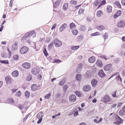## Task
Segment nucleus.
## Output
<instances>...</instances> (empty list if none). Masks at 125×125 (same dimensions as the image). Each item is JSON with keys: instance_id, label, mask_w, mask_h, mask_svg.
Here are the masks:
<instances>
[{"instance_id": "1", "label": "nucleus", "mask_w": 125, "mask_h": 125, "mask_svg": "<svg viewBox=\"0 0 125 125\" xmlns=\"http://www.w3.org/2000/svg\"><path fill=\"white\" fill-rule=\"evenodd\" d=\"M40 72V69H39L37 68H33L31 71V72L32 74L34 75H38L39 74Z\"/></svg>"}, {"instance_id": "2", "label": "nucleus", "mask_w": 125, "mask_h": 125, "mask_svg": "<svg viewBox=\"0 0 125 125\" xmlns=\"http://www.w3.org/2000/svg\"><path fill=\"white\" fill-rule=\"evenodd\" d=\"M115 119L117 121L114 123V124L116 125H119L122 123V119L118 115H117L115 117Z\"/></svg>"}, {"instance_id": "3", "label": "nucleus", "mask_w": 125, "mask_h": 125, "mask_svg": "<svg viewBox=\"0 0 125 125\" xmlns=\"http://www.w3.org/2000/svg\"><path fill=\"white\" fill-rule=\"evenodd\" d=\"M54 43L55 46L57 47L60 46L62 44L61 42L57 39H56L54 40Z\"/></svg>"}, {"instance_id": "4", "label": "nucleus", "mask_w": 125, "mask_h": 125, "mask_svg": "<svg viewBox=\"0 0 125 125\" xmlns=\"http://www.w3.org/2000/svg\"><path fill=\"white\" fill-rule=\"evenodd\" d=\"M42 114V112H40L38 113L37 115L38 118L39 119V120L37 122V123L38 124H40L42 121V117L43 116Z\"/></svg>"}, {"instance_id": "5", "label": "nucleus", "mask_w": 125, "mask_h": 125, "mask_svg": "<svg viewBox=\"0 0 125 125\" xmlns=\"http://www.w3.org/2000/svg\"><path fill=\"white\" fill-rule=\"evenodd\" d=\"M110 100L109 96L107 94H106L103 98V101L104 103L110 101Z\"/></svg>"}, {"instance_id": "6", "label": "nucleus", "mask_w": 125, "mask_h": 125, "mask_svg": "<svg viewBox=\"0 0 125 125\" xmlns=\"http://www.w3.org/2000/svg\"><path fill=\"white\" fill-rule=\"evenodd\" d=\"M35 31H31L28 32L26 33L25 35V37L26 38H28L31 37L32 35L34 34Z\"/></svg>"}, {"instance_id": "7", "label": "nucleus", "mask_w": 125, "mask_h": 125, "mask_svg": "<svg viewBox=\"0 0 125 125\" xmlns=\"http://www.w3.org/2000/svg\"><path fill=\"white\" fill-rule=\"evenodd\" d=\"M125 25V22L123 20L120 21L118 22L117 24V26L119 27H122Z\"/></svg>"}, {"instance_id": "8", "label": "nucleus", "mask_w": 125, "mask_h": 125, "mask_svg": "<svg viewBox=\"0 0 125 125\" xmlns=\"http://www.w3.org/2000/svg\"><path fill=\"white\" fill-rule=\"evenodd\" d=\"M76 99V97L74 94L71 95L69 97V100L72 102H74Z\"/></svg>"}, {"instance_id": "9", "label": "nucleus", "mask_w": 125, "mask_h": 125, "mask_svg": "<svg viewBox=\"0 0 125 125\" xmlns=\"http://www.w3.org/2000/svg\"><path fill=\"white\" fill-rule=\"evenodd\" d=\"M67 26L66 23L63 24L60 28L59 30L61 32H62L66 28Z\"/></svg>"}, {"instance_id": "10", "label": "nucleus", "mask_w": 125, "mask_h": 125, "mask_svg": "<svg viewBox=\"0 0 125 125\" xmlns=\"http://www.w3.org/2000/svg\"><path fill=\"white\" fill-rule=\"evenodd\" d=\"M91 87L89 85H85L83 86V89L84 92H87L89 91L91 89Z\"/></svg>"}, {"instance_id": "11", "label": "nucleus", "mask_w": 125, "mask_h": 125, "mask_svg": "<svg viewBox=\"0 0 125 125\" xmlns=\"http://www.w3.org/2000/svg\"><path fill=\"white\" fill-rule=\"evenodd\" d=\"M99 76L102 78L104 77L105 76V74L104 73L102 70H100L98 73Z\"/></svg>"}, {"instance_id": "12", "label": "nucleus", "mask_w": 125, "mask_h": 125, "mask_svg": "<svg viewBox=\"0 0 125 125\" xmlns=\"http://www.w3.org/2000/svg\"><path fill=\"white\" fill-rule=\"evenodd\" d=\"M31 64L28 62H25L24 63V68L26 69H28L30 67Z\"/></svg>"}, {"instance_id": "13", "label": "nucleus", "mask_w": 125, "mask_h": 125, "mask_svg": "<svg viewBox=\"0 0 125 125\" xmlns=\"http://www.w3.org/2000/svg\"><path fill=\"white\" fill-rule=\"evenodd\" d=\"M122 11L120 10H118L117 11L115 14L113 16L114 18L116 19L121 14Z\"/></svg>"}, {"instance_id": "14", "label": "nucleus", "mask_w": 125, "mask_h": 125, "mask_svg": "<svg viewBox=\"0 0 125 125\" xmlns=\"http://www.w3.org/2000/svg\"><path fill=\"white\" fill-rule=\"evenodd\" d=\"M119 114L121 116L125 114V105L122 107V110L120 111Z\"/></svg>"}, {"instance_id": "15", "label": "nucleus", "mask_w": 125, "mask_h": 125, "mask_svg": "<svg viewBox=\"0 0 125 125\" xmlns=\"http://www.w3.org/2000/svg\"><path fill=\"white\" fill-rule=\"evenodd\" d=\"M111 68V65L110 64H108L104 67V70L106 71L110 70Z\"/></svg>"}, {"instance_id": "16", "label": "nucleus", "mask_w": 125, "mask_h": 125, "mask_svg": "<svg viewBox=\"0 0 125 125\" xmlns=\"http://www.w3.org/2000/svg\"><path fill=\"white\" fill-rule=\"evenodd\" d=\"M12 75L14 77H17L19 75V72L15 70L12 73Z\"/></svg>"}, {"instance_id": "17", "label": "nucleus", "mask_w": 125, "mask_h": 125, "mask_svg": "<svg viewBox=\"0 0 125 125\" xmlns=\"http://www.w3.org/2000/svg\"><path fill=\"white\" fill-rule=\"evenodd\" d=\"M95 61V57L92 56L90 58L88 59L89 62L90 63H93Z\"/></svg>"}, {"instance_id": "18", "label": "nucleus", "mask_w": 125, "mask_h": 125, "mask_svg": "<svg viewBox=\"0 0 125 125\" xmlns=\"http://www.w3.org/2000/svg\"><path fill=\"white\" fill-rule=\"evenodd\" d=\"M31 90L33 91H35L38 89V87L37 85L33 84L31 86Z\"/></svg>"}, {"instance_id": "19", "label": "nucleus", "mask_w": 125, "mask_h": 125, "mask_svg": "<svg viewBox=\"0 0 125 125\" xmlns=\"http://www.w3.org/2000/svg\"><path fill=\"white\" fill-rule=\"evenodd\" d=\"M91 72L90 71H87L85 75V76L87 78H90L91 77Z\"/></svg>"}, {"instance_id": "20", "label": "nucleus", "mask_w": 125, "mask_h": 125, "mask_svg": "<svg viewBox=\"0 0 125 125\" xmlns=\"http://www.w3.org/2000/svg\"><path fill=\"white\" fill-rule=\"evenodd\" d=\"M5 80L7 84H9L11 83V80L10 77L6 76L5 78Z\"/></svg>"}, {"instance_id": "21", "label": "nucleus", "mask_w": 125, "mask_h": 125, "mask_svg": "<svg viewBox=\"0 0 125 125\" xmlns=\"http://www.w3.org/2000/svg\"><path fill=\"white\" fill-rule=\"evenodd\" d=\"M18 48V47L16 43H14L12 46V49L13 51H16Z\"/></svg>"}, {"instance_id": "22", "label": "nucleus", "mask_w": 125, "mask_h": 125, "mask_svg": "<svg viewBox=\"0 0 125 125\" xmlns=\"http://www.w3.org/2000/svg\"><path fill=\"white\" fill-rule=\"evenodd\" d=\"M97 83V81L94 79H93L91 81V83L93 87L95 86Z\"/></svg>"}, {"instance_id": "23", "label": "nucleus", "mask_w": 125, "mask_h": 125, "mask_svg": "<svg viewBox=\"0 0 125 125\" xmlns=\"http://www.w3.org/2000/svg\"><path fill=\"white\" fill-rule=\"evenodd\" d=\"M96 63L97 66L99 67H102L103 66V64L102 63V62L100 60H98L96 62Z\"/></svg>"}, {"instance_id": "24", "label": "nucleus", "mask_w": 125, "mask_h": 125, "mask_svg": "<svg viewBox=\"0 0 125 125\" xmlns=\"http://www.w3.org/2000/svg\"><path fill=\"white\" fill-rule=\"evenodd\" d=\"M83 67V64L80 63L78 65V67L77 70V72L78 73H79L82 70V68Z\"/></svg>"}, {"instance_id": "25", "label": "nucleus", "mask_w": 125, "mask_h": 125, "mask_svg": "<svg viewBox=\"0 0 125 125\" xmlns=\"http://www.w3.org/2000/svg\"><path fill=\"white\" fill-rule=\"evenodd\" d=\"M107 10L108 13H110L112 11V7L110 5H108L107 7Z\"/></svg>"}, {"instance_id": "26", "label": "nucleus", "mask_w": 125, "mask_h": 125, "mask_svg": "<svg viewBox=\"0 0 125 125\" xmlns=\"http://www.w3.org/2000/svg\"><path fill=\"white\" fill-rule=\"evenodd\" d=\"M105 27L103 25H100L97 27V29L99 30H103L105 29Z\"/></svg>"}, {"instance_id": "27", "label": "nucleus", "mask_w": 125, "mask_h": 125, "mask_svg": "<svg viewBox=\"0 0 125 125\" xmlns=\"http://www.w3.org/2000/svg\"><path fill=\"white\" fill-rule=\"evenodd\" d=\"M25 97L27 98H28L30 96V93L27 91H26L25 93Z\"/></svg>"}, {"instance_id": "28", "label": "nucleus", "mask_w": 125, "mask_h": 125, "mask_svg": "<svg viewBox=\"0 0 125 125\" xmlns=\"http://www.w3.org/2000/svg\"><path fill=\"white\" fill-rule=\"evenodd\" d=\"M114 3L119 8L121 7V5L119 1H115Z\"/></svg>"}, {"instance_id": "29", "label": "nucleus", "mask_w": 125, "mask_h": 125, "mask_svg": "<svg viewBox=\"0 0 125 125\" xmlns=\"http://www.w3.org/2000/svg\"><path fill=\"white\" fill-rule=\"evenodd\" d=\"M60 4V2L59 1H56L55 3L53 5V7L55 8H56L58 5Z\"/></svg>"}, {"instance_id": "30", "label": "nucleus", "mask_w": 125, "mask_h": 125, "mask_svg": "<svg viewBox=\"0 0 125 125\" xmlns=\"http://www.w3.org/2000/svg\"><path fill=\"white\" fill-rule=\"evenodd\" d=\"M32 77H31V75L29 74L28 75L26 79L27 81H30Z\"/></svg>"}, {"instance_id": "31", "label": "nucleus", "mask_w": 125, "mask_h": 125, "mask_svg": "<svg viewBox=\"0 0 125 125\" xmlns=\"http://www.w3.org/2000/svg\"><path fill=\"white\" fill-rule=\"evenodd\" d=\"M102 11L100 10H98L97 13V16L98 17H100L101 15Z\"/></svg>"}, {"instance_id": "32", "label": "nucleus", "mask_w": 125, "mask_h": 125, "mask_svg": "<svg viewBox=\"0 0 125 125\" xmlns=\"http://www.w3.org/2000/svg\"><path fill=\"white\" fill-rule=\"evenodd\" d=\"M79 48V46H73L71 47V49L72 50H75L78 49Z\"/></svg>"}, {"instance_id": "33", "label": "nucleus", "mask_w": 125, "mask_h": 125, "mask_svg": "<svg viewBox=\"0 0 125 125\" xmlns=\"http://www.w3.org/2000/svg\"><path fill=\"white\" fill-rule=\"evenodd\" d=\"M83 38V36L82 35H81L77 37L79 41L82 40Z\"/></svg>"}, {"instance_id": "34", "label": "nucleus", "mask_w": 125, "mask_h": 125, "mask_svg": "<svg viewBox=\"0 0 125 125\" xmlns=\"http://www.w3.org/2000/svg\"><path fill=\"white\" fill-rule=\"evenodd\" d=\"M75 24L73 23H72L70 24V27L71 29H73L75 27Z\"/></svg>"}, {"instance_id": "35", "label": "nucleus", "mask_w": 125, "mask_h": 125, "mask_svg": "<svg viewBox=\"0 0 125 125\" xmlns=\"http://www.w3.org/2000/svg\"><path fill=\"white\" fill-rule=\"evenodd\" d=\"M68 4L65 3L64 4L63 7V8L64 10H66L68 8Z\"/></svg>"}, {"instance_id": "36", "label": "nucleus", "mask_w": 125, "mask_h": 125, "mask_svg": "<svg viewBox=\"0 0 125 125\" xmlns=\"http://www.w3.org/2000/svg\"><path fill=\"white\" fill-rule=\"evenodd\" d=\"M29 48L28 47L24 46V53L27 52Z\"/></svg>"}, {"instance_id": "37", "label": "nucleus", "mask_w": 125, "mask_h": 125, "mask_svg": "<svg viewBox=\"0 0 125 125\" xmlns=\"http://www.w3.org/2000/svg\"><path fill=\"white\" fill-rule=\"evenodd\" d=\"M53 45V43H50L48 46V49L50 50L52 48V46Z\"/></svg>"}, {"instance_id": "38", "label": "nucleus", "mask_w": 125, "mask_h": 125, "mask_svg": "<svg viewBox=\"0 0 125 125\" xmlns=\"http://www.w3.org/2000/svg\"><path fill=\"white\" fill-rule=\"evenodd\" d=\"M21 93L20 91H19L15 94V95L17 96L20 97L21 95Z\"/></svg>"}, {"instance_id": "39", "label": "nucleus", "mask_w": 125, "mask_h": 125, "mask_svg": "<svg viewBox=\"0 0 125 125\" xmlns=\"http://www.w3.org/2000/svg\"><path fill=\"white\" fill-rule=\"evenodd\" d=\"M76 94L79 97H80L81 96L82 94L81 93L78 91H76L75 92Z\"/></svg>"}, {"instance_id": "40", "label": "nucleus", "mask_w": 125, "mask_h": 125, "mask_svg": "<svg viewBox=\"0 0 125 125\" xmlns=\"http://www.w3.org/2000/svg\"><path fill=\"white\" fill-rule=\"evenodd\" d=\"M81 75L79 74H77L76 76V79L78 81H79L80 79Z\"/></svg>"}, {"instance_id": "41", "label": "nucleus", "mask_w": 125, "mask_h": 125, "mask_svg": "<svg viewBox=\"0 0 125 125\" xmlns=\"http://www.w3.org/2000/svg\"><path fill=\"white\" fill-rule=\"evenodd\" d=\"M8 101L10 103H14V101L13 100L12 98H10L9 99Z\"/></svg>"}, {"instance_id": "42", "label": "nucleus", "mask_w": 125, "mask_h": 125, "mask_svg": "<svg viewBox=\"0 0 125 125\" xmlns=\"http://www.w3.org/2000/svg\"><path fill=\"white\" fill-rule=\"evenodd\" d=\"M78 33V31L77 30H74L73 31V33L74 35H76Z\"/></svg>"}, {"instance_id": "43", "label": "nucleus", "mask_w": 125, "mask_h": 125, "mask_svg": "<svg viewBox=\"0 0 125 125\" xmlns=\"http://www.w3.org/2000/svg\"><path fill=\"white\" fill-rule=\"evenodd\" d=\"M70 3L71 4L76 5L77 3V2L75 0H72L70 1Z\"/></svg>"}, {"instance_id": "44", "label": "nucleus", "mask_w": 125, "mask_h": 125, "mask_svg": "<svg viewBox=\"0 0 125 125\" xmlns=\"http://www.w3.org/2000/svg\"><path fill=\"white\" fill-rule=\"evenodd\" d=\"M0 62L2 63L8 64V60H0Z\"/></svg>"}, {"instance_id": "45", "label": "nucleus", "mask_w": 125, "mask_h": 125, "mask_svg": "<svg viewBox=\"0 0 125 125\" xmlns=\"http://www.w3.org/2000/svg\"><path fill=\"white\" fill-rule=\"evenodd\" d=\"M116 91H115L114 92V93L112 94V96L113 97H117L118 96V95H117L116 94Z\"/></svg>"}, {"instance_id": "46", "label": "nucleus", "mask_w": 125, "mask_h": 125, "mask_svg": "<svg viewBox=\"0 0 125 125\" xmlns=\"http://www.w3.org/2000/svg\"><path fill=\"white\" fill-rule=\"evenodd\" d=\"M13 58L15 60H17L18 59V56L17 55H14L13 57Z\"/></svg>"}, {"instance_id": "47", "label": "nucleus", "mask_w": 125, "mask_h": 125, "mask_svg": "<svg viewBox=\"0 0 125 125\" xmlns=\"http://www.w3.org/2000/svg\"><path fill=\"white\" fill-rule=\"evenodd\" d=\"M20 53L21 54H23V47H22L20 49Z\"/></svg>"}, {"instance_id": "48", "label": "nucleus", "mask_w": 125, "mask_h": 125, "mask_svg": "<svg viewBox=\"0 0 125 125\" xmlns=\"http://www.w3.org/2000/svg\"><path fill=\"white\" fill-rule=\"evenodd\" d=\"M93 112L92 111H91L89 112L87 115V116H91L93 114Z\"/></svg>"}, {"instance_id": "49", "label": "nucleus", "mask_w": 125, "mask_h": 125, "mask_svg": "<svg viewBox=\"0 0 125 125\" xmlns=\"http://www.w3.org/2000/svg\"><path fill=\"white\" fill-rule=\"evenodd\" d=\"M65 83V81L64 80H62L60 82H59V84L61 85H63Z\"/></svg>"}, {"instance_id": "50", "label": "nucleus", "mask_w": 125, "mask_h": 125, "mask_svg": "<svg viewBox=\"0 0 125 125\" xmlns=\"http://www.w3.org/2000/svg\"><path fill=\"white\" fill-rule=\"evenodd\" d=\"M44 53L45 56H47L48 55V53L46 51V50L44 48L43 51Z\"/></svg>"}, {"instance_id": "51", "label": "nucleus", "mask_w": 125, "mask_h": 125, "mask_svg": "<svg viewBox=\"0 0 125 125\" xmlns=\"http://www.w3.org/2000/svg\"><path fill=\"white\" fill-rule=\"evenodd\" d=\"M68 88V85H64L63 86V88L65 90V91H64L65 92H66V91L67 89Z\"/></svg>"}, {"instance_id": "52", "label": "nucleus", "mask_w": 125, "mask_h": 125, "mask_svg": "<svg viewBox=\"0 0 125 125\" xmlns=\"http://www.w3.org/2000/svg\"><path fill=\"white\" fill-rule=\"evenodd\" d=\"M51 95V94H49L46 95L45 98L46 99H48L49 98Z\"/></svg>"}, {"instance_id": "53", "label": "nucleus", "mask_w": 125, "mask_h": 125, "mask_svg": "<svg viewBox=\"0 0 125 125\" xmlns=\"http://www.w3.org/2000/svg\"><path fill=\"white\" fill-rule=\"evenodd\" d=\"M104 40L106 39L108 37V34L107 33H105L104 35L103 36Z\"/></svg>"}, {"instance_id": "54", "label": "nucleus", "mask_w": 125, "mask_h": 125, "mask_svg": "<svg viewBox=\"0 0 125 125\" xmlns=\"http://www.w3.org/2000/svg\"><path fill=\"white\" fill-rule=\"evenodd\" d=\"M99 32H95L94 33H92L91 34V36L92 35L93 36H94L95 35H98L99 34Z\"/></svg>"}, {"instance_id": "55", "label": "nucleus", "mask_w": 125, "mask_h": 125, "mask_svg": "<svg viewBox=\"0 0 125 125\" xmlns=\"http://www.w3.org/2000/svg\"><path fill=\"white\" fill-rule=\"evenodd\" d=\"M62 62V61L58 59H55L54 61V63L59 62V63Z\"/></svg>"}, {"instance_id": "56", "label": "nucleus", "mask_w": 125, "mask_h": 125, "mask_svg": "<svg viewBox=\"0 0 125 125\" xmlns=\"http://www.w3.org/2000/svg\"><path fill=\"white\" fill-rule=\"evenodd\" d=\"M84 10L82 9H80L79 10L78 13L79 14L83 13Z\"/></svg>"}, {"instance_id": "57", "label": "nucleus", "mask_w": 125, "mask_h": 125, "mask_svg": "<svg viewBox=\"0 0 125 125\" xmlns=\"http://www.w3.org/2000/svg\"><path fill=\"white\" fill-rule=\"evenodd\" d=\"M117 79V80L119 81H120L121 82L122 81V79L120 77V76H117L116 77Z\"/></svg>"}, {"instance_id": "58", "label": "nucleus", "mask_w": 125, "mask_h": 125, "mask_svg": "<svg viewBox=\"0 0 125 125\" xmlns=\"http://www.w3.org/2000/svg\"><path fill=\"white\" fill-rule=\"evenodd\" d=\"M121 3L122 5L125 6V0H122Z\"/></svg>"}, {"instance_id": "59", "label": "nucleus", "mask_w": 125, "mask_h": 125, "mask_svg": "<svg viewBox=\"0 0 125 125\" xmlns=\"http://www.w3.org/2000/svg\"><path fill=\"white\" fill-rule=\"evenodd\" d=\"M116 104H115L112 105V106H111V108H115L116 106Z\"/></svg>"}, {"instance_id": "60", "label": "nucleus", "mask_w": 125, "mask_h": 125, "mask_svg": "<svg viewBox=\"0 0 125 125\" xmlns=\"http://www.w3.org/2000/svg\"><path fill=\"white\" fill-rule=\"evenodd\" d=\"M78 111H76L74 113V116H76L78 115Z\"/></svg>"}, {"instance_id": "61", "label": "nucleus", "mask_w": 125, "mask_h": 125, "mask_svg": "<svg viewBox=\"0 0 125 125\" xmlns=\"http://www.w3.org/2000/svg\"><path fill=\"white\" fill-rule=\"evenodd\" d=\"M56 26V23L54 24L53 25V26H52V28H51L52 30L53 29H54L55 28Z\"/></svg>"}, {"instance_id": "62", "label": "nucleus", "mask_w": 125, "mask_h": 125, "mask_svg": "<svg viewBox=\"0 0 125 125\" xmlns=\"http://www.w3.org/2000/svg\"><path fill=\"white\" fill-rule=\"evenodd\" d=\"M106 3L105 0H102L101 2V4L102 5H104Z\"/></svg>"}, {"instance_id": "63", "label": "nucleus", "mask_w": 125, "mask_h": 125, "mask_svg": "<svg viewBox=\"0 0 125 125\" xmlns=\"http://www.w3.org/2000/svg\"><path fill=\"white\" fill-rule=\"evenodd\" d=\"M94 4L96 6H97L98 4V1L97 0H96L94 2Z\"/></svg>"}, {"instance_id": "64", "label": "nucleus", "mask_w": 125, "mask_h": 125, "mask_svg": "<svg viewBox=\"0 0 125 125\" xmlns=\"http://www.w3.org/2000/svg\"><path fill=\"white\" fill-rule=\"evenodd\" d=\"M18 107L19 108L21 109H22L23 108V106H22L21 105H19Z\"/></svg>"}]
</instances>
